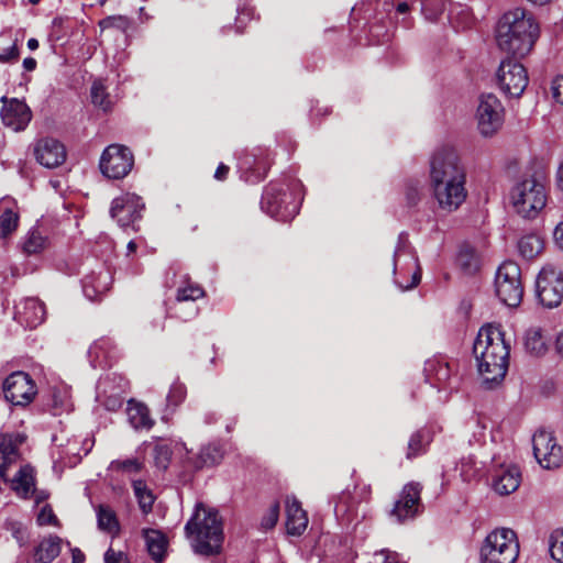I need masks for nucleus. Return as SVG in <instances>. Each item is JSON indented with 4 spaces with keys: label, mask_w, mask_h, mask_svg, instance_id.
Segmentation results:
<instances>
[{
    "label": "nucleus",
    "mask_w": 563,
    "mask_h": 563,
    "mask_svg": "<svg viewBox=\"0 0 563 563\" xmlns=\"http://www.w3.org/2000/svg\"><path fill=\"white\" fill-rule=\"evenodd\" d=\"M465 169L453 147L437 150L430 161V186L439 207L456 210L466 198Z\"/></svg>",
    "instance_id": "1"
},
{
    "label": "nucleus",
    "mask_w": 563,
    "mask_h": 563,
    "mask_svg": "<svg viewBox=\"0 0 563 563\" xmlns=\"http://www.w3.org/2000/svg\"><path fill=\"white\" fill-rule=\"evenodd\" d=\"M539 36V25L533 15L523 8L507 11L496 27L498 47L515 58L525 57Z\"/></svg>",
    "instance_id": "2"
},
{
    "label": "nucleus",
    "mask_w": 563,
    "mask_h": 563,
    "mask_svg": "<svg viewBox=\"0 0 563 563\" xmlns=\"http://www.w3.org/2000/svg\"><path fill=\"white\" fill-rule=\"evenodd\" d=\"M187 536H195L194 551L202 556L218 555L222 549V523L217 510L199 505L194 517L186 523Z\"/></svg>",
    "instance_id": "3"
},
{
    "label": "nucleus",
    "mask_w": 563,
    "mask_h": 563,
    "mask_svg": "<svg viewBox=\"0 0 563 563\" xmlns=\"http://www.w3.org/2000/svg\"><path fill=\"white\" fill-rule=\"evenodd\" d=\"M516 212L525 219H534L545 207L548 192L544 181L534 175L522 177L510 191Z\"/></svg>",
    "instance_id": "4"
},
{
    "label": "nucleus",
    "mask_w": 563,
    "mask_h": 563,
    "mask_svg": "<svg viewBox=\"0 0 563 563\" xmlns=\"http://www.w3.org/2000/svg\"><path fill=\"white\" fill-rule=\"evenodd\" d=\"M519 544L515 531L500 528L492 531L481 548V563H515Z\"/></svg>",
    "instance_id": "5"
},
{
    "label": "nucleus",
    "mask_w": 563,
    "mask_h": 563,
    "mask_svg": "<svg viewBox=\"0 0 563 563\" xmlns=\"http://www.w3.org/2000/svg\"><path fill=\"white\" fill-rule=\"evenodd\" d=\"M495 290L500 301L508 307H518L523 297L521 269L512 261L504 262L497 269Z\"/></svg>",
    "instance_id": "6"
},
{
    "label": "nucleus",
    "mask_w": 563,
    "mask_h": 563,
    "mask_svg": "<svg viewBox=\"0 0 563 563\" xmlns=\"http://www.w3.org/2000/svg\"><path fill=\"white\" fill-rule=\"evenodd\" d=\"M261 208L264 212L279 221L292 219L299 210L298 203L292 199V194L283 186L272 184L263 192Z\"/></svg>",
    "instance_id": "7"
},
{
    "label": "nucleus",
    "mask_w": 563,
    "mask_h": 563,
    "mask_svg": "<svg viewBox=\"0 0 563 563\" xmlns=\"http://www.w3.org/2000/svg\"><path fill=\"white\" fill-rule=\"evenodd\" d=\"M477 129L484 137H490L503 126L504 107L493 93H483L476 111Z\"/></svg>",
    "instance_id": "8"
},
{
    "label": "nucleus",
    "mask_w": 563,
    "mask_h": 563,
    "mask_svg": "<svg viewBox=\"0 0 563 563\" xmlns=\"http://www.w3.org/2000/svg\"><path fill=\"white\" fill-rule=\"evenodd\" d=\"M134 165L131 150L124 145L111 144L102 153L100 169L110 179H122L129 175Z\"/></svg>",
    "instance_id": "9"
},
{
    "label": "nucleus",
    "mask_w": 563,
    "mask_h": 563,
    "mask_svg": "<svg viewBox=\"0 0 563 563\" xmlns=\"http://www.w3.org/2000/svg\"><path fill=\"white\" fill-rule=\"evenodd\" d=\"M497 80L500 89L506 95L518 98L526 90L529 78L523 65L517 62L515 57H508L501 60L499 65Z\"/></svg>",
    "instance_id": "10"
},
{
    "label": "nucleus",
    "mask_w": 563,
    "mask_h": 563,
    "mask_svg": "<svg viewBox=\"0 0 563 563\" xmlns=\"http://www.w3.org/2000/svg\"><path fill=\"white\" fill-rule=\"evenodd\" d=\"M532 446L533 455L543 468H555L563 462V450L551 431L543 428L537 430L532 437Z\"/></svg>",
    "instance_id": "11"
},
{
    "label": "nucleus",
    "mask_w": 563,
    "mask_h": 563,
    "mask_svg": "<svg viewBox=\"0 0 563 563\" xmlns=\"http://www.w3.org/2000/svg\"><path fill=\"white\" fill-rule=\"evenodd\" d=\"M482 384L486 389L497 388L509 366V354H481L476 357Z\"/></svg>",
    "instance_id": "12"
},
{
    "label": "nucleus",
    "mask_w": 563,
    "mask_h": 563,
    "mask_svg": "<svg viewBox=\"0 0 563 563\" xmlns=\"http://www.w3.org/2000/svg\"><path fill=\"white\" fill-rule=\"evenodd\" d=\"M3 393L12 405L26 406L34 399L37 389L29 374L15 372L5 378Z\"/></svg>",
    "instance_id": "13"
},
{
    "label": "nucleus",
    "mask_w": 563,
    "mask_h": 563,
    "mask_svg": "<svg viewBox=\"0 0 563 563\" xmlns=\"http://www.w3.org/2000/svg\"><path fill=\"white\" fill-rule=\"evenodd\" d=\"M537 296L548 308L559 306L563 300V276L555 269H543L537 279Z\"/></svg>",
    "instance_id": "14"
},
{
    "label": "nucleus",
    "mask_w": 563,
    "mask_h": 563,
    "mask_svg": "<svg viewBox=\"0 0 563 563\" xmlns=\"http://www.w3.org/2000/svg\"><path fill=\"white\" fill-rule=\"evenodd\" d=\"M142 198L135 194H124L113 199L110 208V216L122 228L132 225L141 218L144 209Z\"/></svg>",
    "instance_id": "15"
},
{
    "label": "nucleus",
    "mask_w": 563,
    "mask_h": 563,
    "mask_svg": "<svg viewBox=\"0 0 563 563\" xmlns=\"http://www.w3.org/2000/svg\"><path fill=\"white\" fill-rule=\"evenodd\" d=\"M1 102L0 115L3 124L15 132L23 131L32 119L29 106L16 98L9 99L5 96L1 98Z\"/></svg>",
    "instance_id": "16"
},
{
    "label": "nucleus",
    "mask_w": 563,
    "mask_h": 563,
    "mask_svg": "<svg viewBox=\"0 0 563 563\" xmlns=\"http://www.w3.org/2000/svg\"><path fill=\"white\" fill-rule=\"evenodd\" d=\"M421 486L419 483H409L404 486L399 499L395 501L390 510V517L395 518L398 522L406 519L413 518L421 506L420 504Z\"/></svg>",
    "instance_id": "17"
},
{
    "label": "nucleus",
    "mask_w": 563,
    "mask_h": 563,
    "mask_svg": "<svg viewBox=\"0 0 563 563\" xmlns=\"http://www.w3.org/2000/svg\"><path fill=\"white\" fill-rule=\"evenodd\" d=\"M34 156L42 166L55 168L65 162L66 148L58 140L44 137L35 143Z\"/></svg>",
    "instance_id": "18"
},
{
    "label": "nucleus",
    "mask_w": 563,
    "mask_h": 563,
    "mask_svg": "<svg viewBox=\"0 0 563 563\" xmlns=\"http://www.w3.org/2000/svg\"><path fill=\"white\" fill-rule=\"evenodd\" d=\"M489 349L493 352L499 350L510 352V341L505 338V332L500 327L486 324L479 329L474 341L473 352H487Z\"/></svg>",
    "instance_id": "19"
},
{
    "label": "nucleus",
    "mask_w": 563,
    "mask_h": 563,
    "mask_svg": "<svg viewBox=\"0 0 563 563\" xmlns=\"http://www.w3.org/2000/svg\"><path fill=\"white\" fill-rule=\"evenodd\" d=\"M46 317L45 305L37 298H25L15 306L14 319L24 328L34 329Z\"/></svg>",
    "instance_id": "20"
},
{
    "label": "nucleus",
    "mask_w": 563,
    "mask_h": 563,
    "mask_svg": "<svg viewBox=\"0 0 563 563\" xmlns=\"http://www.w3.org/2000/svg\"><path fill=\"white\" fill-rule=\"evenodd\" d=\"M25 437L20 433L0 434V476L5 478L8 468L20 460V446Z\"/></svg>",
    "instance_id": "21"
},
{
    "label": "nucleus",
    "mask_w": 563,
    "mask_h": 563,
    "mask_svg": "<svg viewBox=\"0 0 563 563\" xmlns=\"http://www.w3.org/2000/svg\"><path fill=\"white\" fill-rule=\"evenodd\" d=\"M520 482L521 472L519 467L515 465L501 466L493 477V488L499 495H509L518 489Z\"/></svg>",
    "instance_id": "22"
},
{
    "label": "nucleus",
    "mask_w": 563,
    "mask_h": 563,
    "mask_svg": "<svg viewBox=\"0 0 563 563\" xmlns=\"http://www.w3.org/2000/svg\"><path fill=\"white\" fill-rule=\"evenodd\" d=\"M308 526V517L295 497L286 500V528L291 536H301Z\"/></svg>",
    "instance_id": "23"
},
{
    "label": "nucleus",
    "mask_w": 563,
    "mask_h": 563,
    "mask_svg": "<svg viewBox=\"0 0 563 563\" xmlns=\"http://www.w3.org/2000/svg\"><path fill=\"white\" fill-rule=\"evenodd\" d=\"M62 539L57 536L44 538L33 550V563H52L60 553Z\"/></svg>",
    "instance_id": "24"
},
{
    "label": "nucleus",
    "mask_w": 563,
    "mask_h": 563,
    "mask_svg": "<svg viewBox=\"0 0 563 563\" xmlns=\"http://www.w3.org/2000/svg\"><path fill=\"white\" fill-rule=\"evenodd\" d=\"M526 352H548L552 346V338L541 328L531 327L522 335Z\"/></svg>",
    "instance_id": "25"
},
{
    "label": "nucleus",
    "mask_w": 563,
    "mask_h": 563,
    "mask_svg": "<svg viewBox=\"0 0 563 563\" xmlns=\"http://www.w3.org/2000/svg\"><path fill=\"white\" fill-rule=\"evenodd\" d=\"M222 457L223 453L218 445L208 444L202 446L195 457H188V463L195 470H201L203 467H211L219 464Z\"/></svg>",
    "instance_id": "26"
},
{
    "label": "nucleus",
    "mask_w": 563,
    "mask_h": 563,
    "mask_svg": "<svg viewBox=\"0 0 563 563\" xmlns=\"http://www.w3.org/2000/svg\"><path fill=\"white\" fill-rule=\"evenodd\" d=\"M126 413L131 426L134 429H150L154 421L150 417L148 408L141 402L130 400L128 402Z\"/></svg>",
    "instance_id": "27"
},
{
    "label": "nucleus",
    "mask_w": 563,
    "mask_h": 563,
    "mask_svg": "<svg viewBox=\"0 0 563 563\" xmlns=\"http://www.w3.org/2000/svg\"><path fill=\"white\" fill-rule=\"evenodd\" d=\"M143 536L152 559L158 563L162 562L164 560L167 545L164 534L157 530L147 529L143 531Z\"/></svg>",
    "instance_id": "28"
},
{
    "label": "nucleus",
    "mask_w": 563,
    "mask_h": 563,
    "mask_svg": "<svg viewBox=\"0 0 563 563\" xmlns=\"http://www.w3.org/2000/svg\"><path fill=\"white\" fill-rule=\"evenodd\" d=\"M456 263L465 274L471 275L476 273L479 268V257L476 250L468 244L461 245L456 256Z\"/></svg>",
    "instance_id": "29"
},
{
    "label": "nucleus",
    "mask_w": 563,
    "mask_h": 563,
    "mask_svg": "<svg viewBox=\"0 0 563 563\" xmlns=\"http://www.w3.org/2000/svg\"><path fill=\"white\" fill-rule=\"evenodd\" d=\"M19 57L18 38H13L9 32H2L0 34V63L14 64Z\"/></svg>",
    "instance_id": "30"
},
{
    "label": "nucleus",
    "mask_w": 563,
    "mask_h": 563,
    "mask_svg": "<svg viewBox=\"0 0 563 563\" xmlns=\"http://www.w3.org/2000/svg\"><path fill=\"white\" fill-rule=\"evenodd\" d=\"M34 486L33 468L29 465L22 466L13 479V489L26 498L34 490Z\"/></svg>",
    "instance_id": "31"
},
{
    "label": "nucleus",
    "mask_w": 563,
    "mask_h": 563,
    "mask_svg": "<svg viewBox=\"0 0 563 563\" xmlns=\"http://www.w3.org/2000/svg\"><path fill=\"white\" fill-rule=\"evenodd\" d=\"M98 528L112 536H115L120 531V525L115 512L104 505H100L97 510Z\"/></svg>",
    "instance_id": "32"
},
{
    "label": "nucleus",
    "mask_w": 563,
    "mask_h": 563,
    "mask_svg": "<svg viewBox=\"0 0 563 563\" xmlns=\"http://www.w3.org/2000/svg\"><path fill=\"white\" fill-rule=\"evenodd\" d=\"M543 249L542 240L536 234L522 236L518 242L520 255L527 260L536 257Z\"/></svg>",
    "instance_id": "33"
},
{
    "label": "nucleus",
    "mask_w": 563,
    "mask_h": 563,
    "mask_svg": "<svg viewBox=\"0 0 563 563\" xmlns=\"http://www.w3.org/2000/svg\"><path fill=\"white\" fill-rule=\"evenodd\" d=\"M133 490L143 514L147 515L151 512L155 498L146 484L140 479L134 481Z\"/></svg>",
    "instance_id": "34"
},
{
    "label": "nucleus",
    "mask_w": 563,
    "mask_h": 563,
    "mask_svg": "<svg viewBox=\"0 0 563 563\" xmlns=\"http://www.w3.org/2000/svg\"><path fill=\"white\" fill-rule=\"evenodd\" d=\"M47 239L37 230H31L23 242V252L33 255L42 252L47 246Z\"/></svg>",
    "instance_id": "35"
},
{
    "label": "nucleus",
    "mask_w": 563,
    "mask_h": 563,
    "mask_svg": "<svg viewBox=\"0 0 563 563\" xmlns=\"http://www.w3.org/2000/svg\"><path fill=\"white\" fill-rule=\"evenodd\" d=\"M19 224V214L10 208H5L0 214V239H7Z\"/></svg>",
    "instance_id": "36"
},
{
    "label": "nucleus",
    "mask_w": 563,
    "mask_h": 563,
    "mask_svg": "<svg viewBox=\"0 0 563 563\" xmlns=\"http://www.w3.org/2000/svg\"><path fill=\"white\" fill-rule=\"evenodd\" d=\"M91 102L107 111L111 108V100L109 93L106 90L104 85L101 81H93L90 89Z\"/></svg>",
    "instance_id": "37"
},
{
    "label": "nucleus",
    "mask_w": 563,
    "mask_h": 563,
    "mask_svg": "<svg viewBox=\"0 0 563 563\" xmlns=\"http://www.w3.org/2000/svg\"><path fill=\"white\" fill-rule=\"evenodd\" d=\"M356 501L354 497L349 492H343L339 495L338 500L334 506V512L336 517L346 516L349 519L354 512Z\"/></svg>",
    "instance_id": "38"
},
{
    "label": "nucleus",
    "mask_w": 563,
    "mask_h": 563,
    "mask_svg": "<svg viewBox=\"0 0 563 563\" xmlns=\"http://www.w3.org/2000/svg\"><path fill=\"white\" fill-rule=\"evenodd\" d=\"M186 395V386L179 380L174 382L166 397L167 408H172L174 410L185 400Z\"/></svg>",
    "instance_id": "39"
},
{
    "label": "nucleus",
    "mask_w": 563,
    "mask_h": 563,
    "mask_svg": "<svg viewBox=\"0 0 563 563\" xmlns=\"http://www.w3.org/2000/svg\"><path fill=\"white\" fill-rule=\"evenodd\" d=\"M109 468L114 472L136 474L142 471L143 463L137 459L115 460L110 463Z\"/></svg>",
    "instance_id": "40"
},
{
    "label": "nucleus",
    "mask_w": 563,
    "mask_h": 563,
    "mask_svg": "<svg viewBox=\"0 0 563 563\" xmlns=\"http://www.w3.org/2000/svg\"><path fill=\"white\" fill-rule=\"evenodd\" d=\"M172 459V450L167 443L158 442L154 446V462L159 470H167Z\"/></svg>",
    "instance_id": "41"
},
{
    "label": "nucleus",
    "mask_w": 563,
    "mask_h": 563,
    "mask_svg": "<svg viewBox=\"0 0 563 563\" xmlns=\"http://www.w3.org/2000/svg\"><path fill=\"white\" fill-rule=\"evenodd\" d=\"M4 528L16 540L20 547H24L27 543L29 532L23 523L15 520H8Z\"/></svg>",
    "instance_id": "42"
},
{
    "label": "nucleus",
    "mask_w": 563,
    "mask_h": 563,
    "mask_svg": "<svg viewBox=\"0 0 563 563\" xmlns=\"http://www.w3.org/2000/svg\"><path fill=\"white\" fill-rule=\"evenodd\" d=\"M205 296V290L197 284H188L184 287H179L177 290V301H195Z\"/></svg>",
    "instance_id": "43"
},
{
    "label": "nucleus",
    "mask_w": 563,
    "mask_h": 563,
    "mask_svg": "<svg viewBox=\"0 0 563 563\" xmlns=\"http://www.w3.org/2000/svg\"><path fill=\"white\" fill-rule=\"evenodd\" d=\"M110 278L108 272H100L97 279L92 276H87L84 279V291L86 296L90 297L89 288L92 289L93 292H101L106 290V282Z\"/></svg>",
    "instance_id": "44"
},
{
    "label": "nucleus",
    "mask_w": 563,
    "mask_h": 563,
    "mask_svg": "<svg viewBox=\"0 0 563 563\" xmlns=\"http://www.w3.org/2000/svg\"><path fill=\"white\" fill-rule=\"evenodd\" d=\"M549 550L552 559L559 563H563V530H556L551 533Z\"/></svg>",
    "instance_id": "45"
},
{
    "label": "nucleus",
    "mask_w": 563,
    "mask_h": 563,
    "mask_svg": "<svg viewBox=\"0 0 563 563\" xmlns=\"http://www.w3.org/2000/svg\"><path fill=\"white\" fill-rule=\"evenodd\" d=\"M102 30L115 29L125 32L130 26V20L126 16H107L99 22Z\"/></svg>",
    "instance_id": "46"
},
{
    "label": "nucleus",
    "mask_w": 563,
    "mask_h": 563,
    "mask_svg": "<svg viewBox=\"0 0 563 563\" xmlns=\"http://www.w3.org/2000/svg\"><path fill=\"white\" fill-rule=\"evenodd\" d=\"M279 518V504L276 501L271 505L266 515L262 519V527L264 529H272L276 526Z\"/></svg>",
    "instance_id": "47"
},
{
    "label": "nucleus",
    "mask_w": 563,
    "mask_h": 563,
    "mask_svg": "<svg viewBox=\"0 0 563 563\" xmlns=\"http://www.w3.org/2000/svg\"><path fill=\"white\" fill-rule=\"evenodd\" d=\"M406 200L409 206H416L421 198V187L419 181H409L406 186Z\"/></svg>",
    "instance_id": "48"
},
{
    "label": "nucleus",
    "mask_w": 563,
    "mask_h": 563,
    "mask_svg": "<svg viewBox=\"0 0 563 563\" xmlns=\"http://www.w3.org/2000/svg\"><path fill=\"white\" fill-rule=\"evenodd\" d=\"M422 440H423V435L419 431L411 435V438L408 442V452H407L408 459H412L413 456L418 455L422 451Z\"/></svg>",
    "instance_id": "49"
},
{
    "label": "nucleus",
    "mask_w": 563,
    "mask_h": 563,
    "mask_svg": "<svg viewBox=\"0 0 563 563\" xmlns=\"http://www.w3.org/2000/svg\"><path fill=\"white\" fill-rule=\"evenodd\" d=\"M37 523L40 526H55L57 525V518L51 508V506H44L37 515Z\"/></svg>",
    "instance_id": "50"
},
{
    "label": "nucleus",
    "mask_w": 563,
    "mask_h": 563,
    "mask_svg": "<svg viewBox=\"0 0 563 563\" xmlns=\"http://www.w3.org/2000/svg\"><path fill=\"white\" fill-rule=\"evenodd\" d=\"M551 92L553 99L563 104V76H558L552 80Z\"/></svg>",
    "instance_id": "51"
},
{
    "label": "nucleus",
    "mask_w": 563,
    "mask_h": 563,
    "mask_svg": "<svg viewBox=\"0 0 563 563\" xmlns=\"http://www.w3.org/2000/svg\"><path fill=\"white\" fill-rule=\"evenodd\" d=\"M123 398L119 395H109L104 398L103 405L110 411H117L122 407Z\"/></svg>",
    "instance_id": "52"
},
{
    "label": "nucleus",
    "mask_w": 563,
    "mask_h": 563,
    "mask_svg": "<svg viewBox=\"0 0 563 563\" xmlns=\"http://www.w3.org/2000/svg\"><path fill=\"white\" fill-rule=\"evenodd\" d=\"M126 558V554L122 551H114L109 548L104 553V563H122Z\"/></svg>",
    "instance_id": "53"
},
{
    "label": "nucleus",
    "mask_w": 563,
    "mask_h": 563,
    "mask_svg": "<svg viewBox=\"0 0 563 563\" xmlns=\"http://www.w3.org/2000/svg\"><path fill=\"white\" fill-rule=\"evenodd\" d=\"M91 349L96 351H109L115 349V345L110 339H100L93 342Z\"/></svg>",
    "instance_id": "54"
},
{
    "label": "nucleus",
    "mask_w": 563,
    "mask_h": 563,
    "mask_svg": "<svg viewBox=\"0 0 563 563\" xmlns=\"http://www.w3.org/2000/svg\"><path fill=\"white\" fill-rule=\"evenodd\" d=\"M553 239H554V242L555 244L561 249L563 250V221L560 222L555 229H554V232H553Z\"/></svg>",
    "instance_id": "55"
},
{
    "label": "nucleus",
    "mask_w": 563,
    "mask_h": 563,
    "mask_svg": "<svg viewBox=\"0 0 563 563\" xmlns=\"http://www.w3.org/2000/svg\"><path fill=\"white\" fill-rule=\"evenodd\" d=\"M229 166H227L225 164L221 163L218 168L216 169V173H214V178L217 180H225L227 177H228V174H229Z\"/></svg>",
    "instance_id": "56"
},
{
    "label": "nucleus",
    "mask_w": 563,
    "mask_h": 563,
    "mask_svg": "<svg viewBox=\"0 0 563 563\" xmlns=\"http://www.w3.org/2000/svg\"><path fill=\"white\" fill-rule=\"evenodd\" d=\"M420 279H421V273H420V269H418L417 272H415L412 274L410 284H408V285H399V287L402 290L411 289V288L416 287L420 283Z\"/></svg>",
    "instance_id": "57"
},
{
    "label": "nucleus",
    "mask_w": 563,
    "mask_h": 563,
    "mask_svg": "<svg viewBox=\"0 0 563 563\" xmlns=\"http://www.w3.org/2000/svg\"><path fill=\"white\" fill-rule=\"evenodd\" d=\"M555 185H556V188L563 192V162L560 164V166L558 168Z\"/></svg>",
    "instance_id": "58"
},
{
    "label": "nucleus",
    "mask_w": 563,
    "mask_h": 563,
    "mask_svg": "<svg viewBox=\"0 0 563 563\" xmlns=\"http://www.w3.org/2000/svg\"><path fill=\"white\" fill-rule=\"evenodd\" d=\"M71 559L73 563H84L85 554L79 549L76 548L71 550Z\"/></svg>",
    "instance_id": "59"
},
{
    "label": "nucleus",
    "mask_w": 563,
    "mask_h": 563,
    "mask_svg": "<svg viewBox=\"0 0 563 563\" xmlns=\"http://www.w3.org/2000/svg\"><path fill=\"white\" fill-rule=\"evenodd\" d=\"M36 65H37V63H36L35 58H33V57H26L23 60V68L26 71H33L36 68Z\"/></svg>",
    "instance_id": "60"
},
{
    "label": "nucleus",
    "mask_w": 563,
    "mask_h": 563,
    "mask_svg": "<svg viewBox=\"0 0 563 563\" xmlns=\"http://www.w3.org/2000/svg\"><path fill=\"white\" fill-rule=\"evenodd\" d=\"M406 247L405 245V241L402 239V235L399 236V242H398V245H397V249L395 250V253H394V271H396V258L397 256L402 252V250Z\"/></svg>",
    "instance_id": "61"
},
{
    "label": "nucleus",
    "mask_w": 563,
    "mask_h": 563,
    "mask_svg": "<svg viewBox=\"0 0 563 563\" xmlns=\"http://www.w3.org/2000/svg\"><path fill=\"white\" fill-rule=\"evenodd\" d=\"M554 345L556 352H563V330L556 335Z\"/></svg>",
    "instance_id": "62"
},
{
    "label": "nucleus",
    "mask_w": 563,
    "mask_h": 563,
    "mask_svg": "<svg viewBox=\"0 0 563 563\" xmlns=\"http://www.w3.org/2000/svg\"><path fill=\"white\" fill-rule=\"evenodd\" d=\"M396 10H397L398 13L405 14V13H407L409 11V5L406 2H400L397 5Z\"/></svg>",
    "instance_id": "63"
},
{
    "label": "nucleus",
    "mask_w": 563,
    "mask_h": 563,
    "mask_svg": "<svg viewBox=\"0 0 563 563\" xmlns=\"http://www.w3.org/2000/svg\"><path fill=\"white\" fill-rule=\"evenodd\" d=\"M27 47L32 51L36 49L38 47V41L36 38H30L27 41Z\"/></svg>",
    "instance_id": "64"
}]
</instances>
